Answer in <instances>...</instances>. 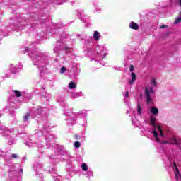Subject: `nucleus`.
Returning a JSON list of instances; mask_svg holds the SVG:
<instances>
[{
	"label": "nucleus",
	"mask_w": 181,
	"mask_h": 181,
	"mask_svg": "<svg viewBox=\"0 0 181 181\" xmlns=\"http://www.w3.org/2000/svg\"><path fill=\"white\" fill-rule=\"evenodd\" d=\"M23 53H28L30 57L33 60L34 66H37L40 71H43L45 67L49 64V55L35 47V44H33V46L25 47Z\"/></svg>",
	"instance_id": "nucleus-1"
},
{
	"label": "nucleus",
	"mask_w": 181,
	"mask_h": 181,
	"mask_svg": "<svg viewBox=\"0 0 181 181\" xmlns=\"http://www.w3.org/2000/svg\"><path fill=\"white\" fill-rule=\"evenodd\" d=\"M156 118L151 117V124L153 127V136H154L156 141L159 142V144H170L171 145H176L179 146L181 144V139L175 137V136H165L163 134V131L162 130V126L160 124H156Z\"/></svg>",
	"instance_id": "nucleus-2"
},
{
	"label": "nucleus",
	"mask_w": 181,
	"mask_h": 181,
	"mask_svg": "<svg viewBox=\"0 0 181 181\" xmlns=\"http://www.w3.org/2000/svg\"><path fill=\"white\" fill-rule=\"evenodd\" d=\"M69 155L67 151L64 148H56L55 153L49 156V159L52 163H59V161L64 159H67Z\"/></svg>",
	"instance_id": "nucleus-3"
},
{
	"label": "nucleus",
	"mask_w": 181,
	"mask_h": 181,
	"mask_svg": "<svg viewBox=\"0 0 181 181\" xmlns=\"http://www.w3.org/2000/svg\"><path fill=\"white\" fill-rule=\"evenodd\" d=\"M151 84V86L150 88L146 86L144 90V97L146 100L147 104H151L152 103V97H151V94H153V93H155V90L153 88H156V87H158V83L156 82V78H152Z\"/></svg>",
	"instance_id": "nucleus-4"
},
{
	"label": "nucleus",
	"mask_w": 181,
	"mask_h": 181,
	"mask_svg": "<svg viewBox=\"0 0 181 181\" xmlns=\"http://www.w3.org/2000/svg\"><path fill=\"white\" fill-rule=\"evenodd\" d=\"M66 39H69V36L62 35L60 40L57 42V44L55 45L56 47L53 49L54 53H59L60 50H65L66 52V54H69L70 47H67V44L64 43V42H66Z\"/></svg>",
	"instance_id": "nucleus-5"
},
{
	"label": "nucleus",
	"mask_w": 181,
	"mask_h": 181,
	"mask_svg": "<svg viewBox=\"0 0 181 181\" xmlns=\"http://www.w3.org/2000/svg\"><path fill=\"white\" fill-rule=\"evenodd\" d=\"M96 55L91 58L90 60H95V62H100V60H103V59H105L107 54H108V50L107 47L103 45H97L95 48Z\"/></svg>",
	"instance_id": "nucleus-6"
},
{
	"label": "nucleus",
	"mask_w": 181,
	"mask_h": 181,
	"mask_svg": "<svg viewBox=\"0 0 181 181\" xmlns=\"http://www.w3.org/2000/svg\"><path fill=\"white\" fill-rule=\"evenodd\" d=\"M33 118H38V119H42V121H47V113L46 109L43 107H37L33 109Z\"/></svg>",
	"instance_id": "nucleus-7"
},
{
	"label": "nucleus",
	"mask_w": 181,
	"mask_h": 181,
	"mask_svg": "<svg viewBox=\"0 0 181 181\" xmlns=\"http://www.w3.org/2000/svg\"><path fill=\"white\" fill-rule=\"evenodd\" d=\"M49 132L50 129L48 127L47 122H45L43 127L41 129L42 136H45L47 142H54V136L49 133Z\"/></svg>",
	"instance_id": "nucleus-8"
},
{
	"label": "nucleus",
	"mask_w": 181,
	"mask_h": 181,
	"mask_svg": "<svg viewBox=\"0 0 181 181\" xmlns=\"http://www.w3.org/2000/svg\"><path fill=\"white\" fill-rule=\"evenodd\" d=\"M65 115L66 117H68V118H66L67 125H69V127H73V125H74V124L76 123V117H80V115H81V112L69 113V112H66Z\"/></svg>",
	"instance_id": "nucleus-9"
},
{
	"label": "nucleus",
	"mask_w": 181,
	"mask_h": 181,
	"mask_svg": "<svg viewBox=\"0 0 181 181\" xmlns=\"http://www.w3.org/2000/svg\"><path fill=\"white\" fill-rule=\"evenodd\" d=\"M25 144L28 146V148H33V146H37V148H43L45 144H37V141H34L32 139H27Z\"/></svg>",
	"instance_id": "nucleus-10"
},
{
	"label": "nucleus",
	"mask_w": 181,
	"mask_h": 181,
	"mask_svg": "<svg viewBox=\"0 0 181 181\" xmlns=\"http://www.w3.org/2000/svg\"><path fill=\"white\" fill-rule=\"evenodd\" d=\"M77 16L80 18L81 21H83L85 23H90V19L87 17V16L84 15V11H80L78 10L76 11Z\"/></svg>",
	"instance_id": "nucleus-11"
},
{
	"label": "nucleus",
	"mask_w": 181,
	"mask_h": 181,
	"mask_svg": "<svg viewBox=\"0 0 181 181\" xmlns=\"http://www.w3.org/2000/svg\"><path fill=\"white\" fill-rule=\"evenodd\" d=\"M173 168L175 170V177L177 181H181V173L179 172V168H177V165H176V163L173 162Z\"/></svg>",
	"instance_id": "nucleus-12"
},
{
	"label": "nucleus",
	"mask_w": 181,
	"mask_h": 181,
	"mask_svg": "<svg viewBox=\"0 0 181 181\" xmlns=\"http://www.w3.org/2000/svg\"><path fill=\"white\" fill-rule=\"evenodd\" d=\"M57 101L61 107H66V99L64 98V96H58Z\"/></svg>",
	"instance_id": "nucleus-13"
},
{
	"label": "nucleus",
	"mask_w": 181,
	"mask_h": 181,
	"mask_svg": "<svg viewBox=\"0 0 181 181\" xmlns=\"http://www.w3.org/2000/svg\"><path fill=\"white\" fill-rule=\"evenodd\" d=\"M129 27L130 28V29H133L134 30H138V29H139V25H138V23L132 21L129 25Z\"/></svg>",
	"instance_id": "nucleus-14"
},
{
	"label": "nucleus",
	"mask_w": 181,
	"mask_h": 181,
	"mask_svg": "<svg viewBox=\"0 0 181 181\" xmlns=\"http://www.w3.org/2000/svg\"><path fill=\"white\" fill-rule=\"evenodd\" d=\"M42 168H43V165H42V163H39L38 161L35 163L34 169H35V172H39V170H40V169H42Z\"/></svg>",
	"instance_id": "nucleus-15"
},
{
	"label": "nucleus",
	"mask_w": 181,
	"mask_h": 181,
	"mask_svg": "<svg viewBox=\"0 0 181 181\" xmlns=\"http://www.w3.org/2000/svg\"><path fill=\"white\" fill-rule=\"evenodd\" d=\"M131 76L132 80L129 81V84H130V86H132V84H134V83H135V81L136 80V75L135 74V73L132 72Z\"/></svg>",
	"instance_id": "nucleus-16"
},
{
	"label": "nucleus",
	"mask_w": 181,
	"mask_h": 181,
	"mask_svg": "<svg viewBox=\"0 0 181 181\" xmlns=\"http://www.w3.org/2000/svg\"><path fill=\"white\" fill-rule=\"evenodd\" d=\"M152 115H158V114H159V110H158L156 107H151V110H150Z\"/></svg>",
	"instance_id": "nucleus-17"
},
{
	"label": "nucleus",
	"mask_w": 181,
	"mask_h": 181,
	"mask_svg": "<svg viewBox=\"0 0 181 181\" xmlns=\"http://www.w3.org/2000/svg\"><path fill=\"white\" fill-rule=\"evenodd\" d=\"M100 37H101V34H100L98 31H95L93 33V38L95 40H100Z\"/></svg>",
	"instance_id": "nucleus-18"
},
{
	"label": "nucleus",
	"mask_w": 181,
	"mask_h": 181,
	"mask_svg": "<svg viewBox=\"0 0 181 181\" xmlns=\"http://www.w3.org/2000/svg\"><path fill=\"white\" fill-rule=\"evenodd\" d=\"M83 93V92L81 91V92H77V93H71V98H78V97L81 96V93Z\"/></svg>",
	"instance_id": "nucleus-19"
},
{
	"label": "nucleus",
	"mask_w": 181,
	"mask_h": 181,
	"mask_svg": "<svg viewBox=\"0 0 181 181\" xmlns=\"http://www.w3.org/2000/svg\"><path fill=\"white\" fill-rule=\"evenodd\" d=\"M10 70H11V73H13V74H15V73H17V71H19L18 68L13 65L11 66Z\"/></svg>",
	"instance_id": "nucleus-20"
},
{
	"label": "nucleus",
	"mask_w": 181,
	"mask_h": 181,
	"mask_svg": "<svg viewBox=\"0 0 181 181\" xmlns=\"http://www.w3.org/2000/svg\"><path fill=\"white\" fill-rule=\"evenodd\" d=\"M4 134L7 136V138L9 139V135L12 136L13 135V132L11 130H6L4 131Z\"/></svg>",
	"instance_id": "nucleus-21"
},
{
	"label": "nucleus",
	"mask_w": 181,
	"mask_h": 181,
	"mask_svg": "<svg viewBox=\"0 0 181 181\" xmlns=\"http://www.w3.org/2000/svg\"><path fill=\"white\" fill-rule=\"evenodd\" d=\"M76 83L73 81L70 82L69 84V88L71 90H73V88H76Z\"/></svg>",
	"instance_id": "nucleus-22"
},
{
	"label": "nucleus",
	"mask_w": 181,
	"mask_h": 181,
	"mask_svg": "<svg viewBox=\"0 0 181 181\" xmlns=\"http://www.w3.org/2000/svg\"><path fill=\"white\" fill-rule=\"evenodd\" d=\"M30 117V113H26L23 117V122H28L29 121V117Z\"/></svg>",
	"instance_id": "nucleus-23"
},
{
	"label": "nucleus",
	"mask_w": 181,
	"mask_h": 181,
	"mask_svg": "<svg viewBox=\"0 0 181 181\" xmlns=\"http://www.w3.org/2000/svg\"><path fill=\"white\" fill-rule=\"evenodd\" d=\"M180 22H181V12L180 16L175 19L174 24L177 25V23H180Z\"/></svg>",
	"instance_id": "nucleus-24"
},
{
	"label": "nucleus",
	"mask_w": 181,
	"mask_h": 181,
	"mask_svg": "<svg viewBox=\"0 0 181 181\" xmlns=\"http://www.w3.org/2000/svg\"><path fill=\"white\" fill-rule=\"evenodd\" d=\"M86 175H87V178L90 179V177H91V176H93V171H91V170H88L86 171Z\"/></svg>",
	"instance_id": "nucleus-25"
},
{
	"label": "nucleus",
	"mask_w": 181,
	"mask_h": 181,
	"mask_svg": "<svg viewBox=\"0 0 181 181\" xmlns=\"http://www.w3.org/2000/svg\"><path fill=\"white\" fill-rule=\"evenodd\" d=\"M137 114L138 115H141V114H142V107H141L139 104L137 105Z\"/></svg>",
	"instance_id": "nucleus-26"
},
{
	"label": "nucleus",
	"mask_w": 181,
	"mask_h": 181,
	"mask_svg": "<svg viewBox=\"0 0 181 181\" xmlns=\"http://www.w3.org/2000/svg\"><path fill=\"white\" fill-rule=\"evenodd\" d=\"M81 168L84 172H87V170H88V166H87V164L86 163H83Z\"/></svg>",
	"instance_id": "nucleus-27"
},
{
	"label": "nucleus",
	"mask_w": 181,
	"mask_h": 181,
	"mask_svg": "<svg viewBox=\"0 0 181 181\" xmlns=\"http://www.w3.org/2000/svg\"><path fill=\"white\" fill-rule=\"evenodd\" d=\"M81 145V143H80V141H76L74 144V148H76V149H78V148H80Z\"/></svg>",
	"instance_id": "nucleus-28"
},
{
	"label": "nucleus",
	"mask_w": 181,
	"mask_h": 181,
	"mask_svg": "<svg viewBox=\"0 0 181 181\" xmlns=\"http://www.w3.org/2000/svg\"><path fill=\"white\" fill-rule=\"evenodd\" d=\"M13 93L16 95V97H21V95H22V93L19 91V90H13Z\"/></svg>",
	"instance_id": "nucleus-29"
},
{
	"label": "nucleus",
	"mask_w": 181,
	"mask_h": 181,
	"mask_svg": "<svg viewBox=\"0 0 181 181\" xmlns=\"http://www.w3.org/2000/svg\"><path fill=\"white\" fill-rule=\"evenodd\" d=\"M55 4L57 5H63V1H62V0H57V1H55Z\"/></svg>",
	"instance_id": "nucleus-30"
},
{
	"label": "nucleus",
	"mask_w": 181,
	"mask_h": 181,
	"mask_svg": "<svg viewBox=\"0 0 181 181\" xmlns=\"http://www.w3.org/2000/svg\"><path fill=\"white\" fill-rule=\"evenodd\" d=\"M64 71H66V68L64 66H62L60 69L59 73H61V74H63L64 73Z\"/></svg>",
	"instance_id": "nucleus-31"
},
{
	"label": "nucleus",
	"mask_w": 181,
	"mask_h": 181,
	"mask_svg": "<svg viewBox=\"0 0 181 181\" xmlns=\"http://www.w3.org/2000/svg\"><path fill=\"white\" fill-rule=\"evenodd\" d=\"M11 158H13V159H18V154H12Z\"/></svg>",
	"instance_id": "nucleus-32"
},
{
	"label": "nucleus",
	"mask_w": 181,
	"mask_h": 181,
	"mask_svg": "<svg viewBox=\"0 0 181 181\" xmlns=\"http://www.w3.org/2000/svg\"><path fill=\"white\" fill-rule=\"evenodd\" d=\"M55 181H62V176H57L55 177Z\"/></svg>",
	"instance_id": "nucleus-33"
},
{
	"label": "nucleus",
	"mask_w": 181,
	"mask_h": 181,
	"mask_svg": "<svg viewBox=\"0 0 181 181\" xmlns=\"http://www.w3.org/2000/svg\"><path fill=\"white\" fill-rule=\"evenodd\" d=\"M176 4L178 5V6H181V0H176Z\"/></svg>",
	"instance_id": "nucleus-34"
},
{
	"label": "nucleus",
	"mask_w": 181,
	"mask_h": 181,
	"mask_svg": "<svg viewBox=\"0 0 181 181\" xmlns=\"http://www.w3.org/2000/svg\"><path fill=\"white\" fill-rule=\"evenodd\" d=\"M53 29H60V26H59L58 24H55V25H54Z\"/></svg>",
	"instance_id": "nucleus-35"
},
{
	"label": "nucleus",
	"mask_w": 181,
	"mask_h": 181,
	"mask_svg": "<svg viewBox=\"0 0 181 181\" xmlns=\"http://www.w3.org/2000/svg\"><path fill=\"white\" fill-rule=\"evenodd\" d=\"M165 28H168V25H163L160 27V29H165Z\"/></svg>",
	"instance_id": "nucleus-36"
},
{
	"label": "nucleus",
	"mask_w": 181,
	"mask_h": 181,
	"mask_svg": "<svg viewBox=\"0 0 181 181\" xmlns=\"http://www.w3.org/2000/svg\"><path fill=\"white\" fill-rule=\"evenodd\" d=\"M129 71H131V72L134 71V66L133 65H131Z\"/></svg>",
	"instance_id": "nucleus-37"
},
{
	"label": "nucleus",
	"mask_w": 181,
	"mask_h": 181,
	"mask_svg": "<svg viewBox=\"0 0 181 181\" xmlns=\"http://www.w3.org/2000/svg\"><path fill=\"white\" fill-rule=\"evenodd\" d=\"M8 144V145H12L13 144V140H9Z\"/></svg>",
	"instance_id": "nucleus-38"
},
{
	"label": "nucleus",
	"mask_w": 181,
	"mask_h": 181,
	"mask_svg": "<svg viewBox=\"0 0 181 181\" xmlns=\"http://www.w3.org/2000/svg\"><path fill=\"white\" fill-rule=\"evenodd\" d=\"M125 96H126L127 98L129 97V92L126 91Z\"/></svg>",
	"instance_id": "nucleus-39"
},
{
	"label": "nucleus",
	"mask_w": 181,
	"mask_h": 181,
	"mask_svg": "<svg viewBox=\"0 0 181 181\" xmlns=\"http://www.w3.org/2000/svg\"><path fill=\"white\" fill-rule=\"evenodd\" d=\"M11 115H12L13 117H15L16 115V112H13L11 113Z\"/></svg>",
	"instance_id": "nucleus-40"
},
{
	"label": "nucleus",
	"mask_w": 181,
	"mask_h": 181,
	"mask_svg": "<svg viewBox=\"0 0 181 181\" xmlns=\"http://www.w3.org/2000/svg\"><path fill=\"white\" fill-rule=\"evenodd\" d=\"M50 97H52V95H49L48 98H47V100H49Z\"/></svg>",
	"instance_id": "nucleus-41"
},
{
	"label": "nucleus",
	"mask_w": 181,
	"mask_h": 181,
	"mask_svg": "<svg viewBox=\"0 0 181 181\" xmlns=\"http://www.w3.org/2000/svg\"><path fill=\"white\" fill-rule=\"evenodd\" d=\"M20 172H21V173H22V172H23V169H22V168H20Z\"/></svg>",
	"instance_id": "nucleus-42"
},
{
	"label": "nucleus",
	"mask_w": 181,
	"mask_h": 181,
	"mask_svg": "<svg viewBox=\"0 0 181 181\" xmlns=\"http://www.w3.org/2000/svg\"><path fill=\"white\" fill-rule=\"evenodd\" d=\"M2 129V127L0 126V130Z\"/></svg>",
	"instance_id": "nucleus-43"
},
{
	"label": "nucleus",
	"mask_w": 181,
	"mask_h": 181,
	"mask_svg": "<svg viewBox=\"0 0 181 181\" xmlns=\"http://www.w3.org/2000/svg\"><path fill=\"white\" fill-rule=\"evenodd\" d=\"M0 117H2V115L0 114Z\"/></svg>",
	"instance_id": "nucleus-44"
},
{
	"label": "nucleus",
	"mask_w": 181,
	"mask_h": 181,
	"mask_svg": "<svg viewBox=\"0 0 181 181\" xmlns=\"http://www.w3.org/2000/svg\"><path fill=\"white\" fill-rule=\"evenodd\" d=\"M90 40H93V37H90Z\"/></svg>",
	"instance_id": "nucleus-45"
},
{
	"label": "nucleus",
	"mask_w": 181,
	"mask_h": 181,
	"mask_svg": "<svg viewBox=\"0 0 181 181\" xmlns=\"http://www.w3.org/2000/svg\"><path fill=\"white\" fill-rule=\"evenodd\" d=\"M15 173H13V175H15Z\"/></svg>",
	"instance_id": "nucleus-46"
},
{
	"label": "nucleus",
	"mask_w": 181,
	"mask_h": 181,
	"mask_svg": "<svg viewBox=\"0 0 181 181\" xmlns=\"http://www.w3.org/2000/svg\"><path fill=\"white\" fill-rule=\"evenodd\" d=\"M15 176H17V175L16 174Z\"/></svg>",
	"instance_id": "nucleus-47"
}]
</instances>
